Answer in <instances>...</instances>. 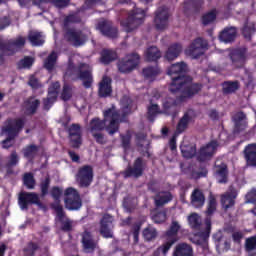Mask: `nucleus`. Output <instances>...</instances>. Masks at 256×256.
<instances>
[{
  "mask_svg": "<svg viewBox=\"0 0 256 256\" xmlns=\"http://www.w3.org/2000/svg\"><path fill=\"white\" fill-rule=\"evenodd\" d=\"M97 29L104 37H108L109 39H117V35H119L117 27L113 26V22L108 20L98 22Z\"/></svg>",
  "mask_w": 256,
  "mask_h": 256,
  "instance_id": "nucleus-21",
  "label": "nucleus"
},
{
  "mask_svg": "<svg viewBox=\"0 0 256 256\" xmlns=\"http://www.w3.org/2000/svg\"><path fill=\"white\" fill-rule=\"evenodd\" d=\"M33 63H35V60L32 57L26 56L19 61L18 67L19 69H31Z\"/></svg>",
  "mask_w": 256,
  "mask_h": 256,
  "instance_id": "nucleus-58",
  "label": "nucleus"
},
{
  "mask_svg": "<svg viewBox=\"0 0 256 256\" xmlns=\"http://www.w3.org/2000/svg\"><path fill=\"white\" fill-rule=\"evenodd\" d=\"M62 101H70L71 97H73V86L68 83H65L61 92Z\"/></svg>",
  "mask_w": 256,
  "mask_h": 256,
  "instance_id": "nucleus-51",
  "label": "nucleus"
},
{
  "mask_svg": "<svg viewBox=\"0 0 256 256\" xmlns=\"http://www.w3.org/2000/svg\"><path fill=\"white\" fill-rule=\"evenodd\" d=\"M39 251V244L35 242H29L26 247L23 249L25 256H35V253Z\"/></svg>",
  "mask_w": 256,
  "mask_h": 256,
  "instance_id": "nucleus-53",
  "label": "nucleus"
},
{
  "mask_svg": "<svg viewBox=\"0 0 256 256\" xmlns=\"http://www.w3.org/2000/svg\"><path fill=\"white\" fill-rule=\"evenodd\" d=\"M154 24L158 31L167 29V25H169V8L161 6L156 10Z\"/></svg>",
  "mask_w": 256,
  "mask_h": 256,
  "instance_id": "nucleus-16",
  "label": "nucleus"
},
{
  "mask_svg": "<svg viewBox=\"0 0 256 256\" xmlns=\"http://www.w3.org/2000/svg\"><path fill=\"white\" fill-rule=\"evenodd\" d=\"M25 43H27V39L23 36L9 40L0 39V65L5 63V55L7 57H13L15 53H19L25 47Z\"/></svg>",
  "mask_w": 256,
  "mask_h": 256,
  "instance_id": "nucleus-4",
  "label": "nucleus"
},
{
  "mask_svg": "<svg viewBox=\"0 0 256 256\" xmlns=\"http://www.w3.org/2000/svg\"><path fill=\"white\" fill-rule=\"evenodd\" d=\"M113 80L111 77L103 76L102 80L99 82L98 87V96L101 99H107V97H111L113 93Z\"/></svg>",
  "mask_w": 256,
  "mask_h": 256,
  "instance_id": "nucleus-25",
  "label": "nucleus"
},
{
  "mask_svg": "<svg viewBox=\"0 0 256 256\" xmlns=\"http://www.w3.org/2000/svg\"><path fill=\"white\" fill-rule=\"evenodd\" d=\"M28 85L34 91H37V89H41V87H43V84L41 83L40 80H38V78H36L35 75L29 76Z\"/></svg>",
  "mask_w": 256,
  "mask_h": 256,
  "instance_id": "nucleus-60",
  "label": "nucleus"
},
{
  "mask_svg": "<svg viewBox=\"0 0 256 256\" xmlns=\"http://www.w3.org/2000/svg\"><path fill=\"white\" fill-rule=\"evenodd\" d=\"M145 57L149 63L159 61L161 59V51L156 46H151L146 50Z\"/></svg>",
  "mask_w": 256,
  "mask_h": 256,
  "instance_id": "nucleus-41",
  "label": "nucleus"
},
{
  "mask_svg": "<svg viewBox=\"0 0 256 256\" xmlns=\"http://www.w3.org/2000/svg\"><path fill=\"white\" fill-rule=\"evenodd\" d=\"M241 88V83L238 80L235 81H224L222 83V93L224 95H233V93H237Z\"/></svg>",
  "mask_w": 256,
  "mask_h": 256,
  "instance_id": "nucleus-37",
  "label": "nucleus"
},
{
  "mask_svg": "<svg viewBox=\"0 0 256 256\" xmlns=\"http://www.w3.org/2000/svg\"><path fill=\"white\" fill-rule=\"evenodd\" d=\"M23 183L26 189H35L36 181L33 173H25L23 177Z\"/></svg>",
  "mask_w": 256,
  "mask_h": 256,
  "instance_id": "nucleus-54",
  "label": "nucleus"
},
{
  "mask_svg": "<svg viewBox=\"0 0 256 256\" xmlns=\"http://www.w3.org/2000/svg\"><path fill=\"white\" fill-rule=\"evenodd\" d=\"M93 177V166L83 165L78 169L76 173V182L78 183L79 187H91V184L93 183Z\"/></svg>",
  "mask_w": 256,
  "mask_h": 256,
  "instance_id": "nucleus-10",
  "label": "nucleus"
},
{
  "mask_svg": "<svg viewBox=\"0 0 256 256\" xmlns=\"http://www.w3.org/2000/svg\"><path fill=\"white\" fill-rule=\"evenodd\" d=\"M23 156L25 159L33 160L37 153H39V146L32 144L22 149Z\"/></svg>",
  "mask_w": 256,
  "mask_h": 256,
  "instance_id": "nucleus-42",
  "label": "nucleus"
},
{
  "mask_svg": "<svg viewBox=\"0 0 256 256\" xmlns=\"http://www.w3.org/2000/svg\"><path fill=\"white\" fill-rule=\"evenodd\" d=\"M120 103L122 113H119L115 106H112L103 112L104 119L92 118L89 124V133L107 131L108 135L111 136L119 133L121 123H127V116L131 115L133 100L129 96H123Z\"/></svg>",
  "mask_w": 256,
  "mask_h": 256,
  "instance_id": "nucleus-1",
  "label": "nucleus"
},
{
  "mask_svg": "<svg viewBox=\"0 0 256 256\" xmlns=\"http://www.w3.org/2000/svg\"><path fill=\"white\" fill-rule=\"evenodd\" d=\"M28 41H30L33 47H41V45L45 43V40H43V35H41V32H30L28 34Z\"/></svg>",
  "mask_w": 256,
  "mask_h": 256,
  "instance_id": "nucleus-45",
  "label": "nucleus"
},
{
  "mask_svg": "<svg viewBox=\"0 0 256 256\" xmlns=\"http://www.w3.org/2000/svg\"><path fill=\"white\" fill-rule=\"evenodd\" d=\"M159 113H161V108L157 104L151 103L147 107V114H146L147 120L150 123H153V121H155V117H157Z\"/></svg>",
  "mask_w": 256,
  "mask_h": 256,
  "instance_id": "nucleus-46",
  "label": "nucleus"
},
{
  "mask_svg": "<svg viewBox=\"0 0 256 256\" xmlns=\"http://www.w3.org/2000/svg\"><path fill=\"white\" fill-rule=\"evenodd\" d=\"M211 235V222L206 224L204 231L198 232L194 237V243L202 247V249H207L209 247V236Z\"/></svg>",
  "mask_w": 256,
  "mask_h": 256,
  "instance_id": "nucleus-27",
  "label": "nucleus"
},
{
  "mask_svg": "<svg viewBox=\"0 0 256 256\" xmlns=\"http://www.w3.org/2000/svg\"><path fill=\"white\" fill-rule=\"evenodd\" d=\"M85 67V63H81L77 67L78 79L83 82V87H85V89H91V86L93 85V72L91 69L83 70Z\"/></svg>",
  "mask_w": 256,
  "mask_h": 256,
  "instance_id": "nucleus-24",
  "label": "nucleus"
},
{
  "mask_svg": "<svg viewBox=\"0 0 256 256\" xmlns=\"http://www.w3.org/2000/svg\"><path fill=\"white\" fill-rule=\"evenodd\" d=\"M160 73L161 71L159 70V68L153 66L143 68L142 70L143 77L149 79L150 81H153V79H155V77H157V75H159Z\"/></svg>",
  "mask_w": 256,
  "mask_h": 256,
  "instance_id": "nucleus-47",
  "label": "nucleus"
},
{
  "mask_svg": "<svg viewBox=\"0 0 256 256\" xmlns=\"http://www.w3.org/2000/svg\"><path fill=\"white\" fill-rule=\"evenodd\" d=\"M256 250V235L251 236L245 240V251L251 253Z\"/></svg>",
  "mask_w": 256,
  "mask_h": 256,
  "instance_id": "nucleus-59",
  "label": "nucleus"
},
{
  "mask_svg": "<svg viewBox=\"0 0 256 256\" xmlns=\"http://www.w3.org/2000/svg\"><path fill=\"white\" fill-rule=\"evenodd\" d=\"M188 223L191 227V229H200L201 228V218L199 217V214L193 213L188 217Z\"/></svg>",
  "mask_w": 256,
  "mask_h": 256,
  "instance_id": "nucleus-52",
  "label": "nucleus"
},
{
  "mask_svg": "<svg viewBox=\"0 0 256 256\" xmlns=\"http://www.w3.org/2000/svg\"><path fill=\"white\" fill-rule=\"evenodd\" d=\"M57 63V53L52 52L44 61V67L47 71H53L55 69V64Z\"/></svg>",
  "mask_w": 256,
  "mask_h": 256,
  "instance_id": "nucleus-49",
  "label": "nucleus"
},
{
  "mask_svg": "<svg viewBox=\"0 0 256 256\" xmlns=\"http://www.w3.org/2000/svg\"><path fill=\"white\" fill-rule=\"evenodd\" d=\"M143 19H145V10L134 7V9L129 12L128 18L121 22V25L126 33H133V31L143 23Z\"/></svg>",
  "mask_w": 256,
  "mask_h": 256,
  "instance_id": "nucleus-5",
  "label": "nucleus"
},
{
  "mask_svg": "<svg viewBox=\"0 0 256 256\" xmlns=\"http://www.w3.org/2000/svg\"><path fill=\"white\" fill-rule=\"evenodd\" d=\"M246 203H251L252 205H256V189L252 188L251 191H249L246 194Z\"/></svg>",
  "mask_w": 256,
  "mask_h": 256,
  "instance_id": "nucleus-64",
  "label": "nucleus"
},
{
  "mask_svg": "<svg viewBox=\"0 0 256 256\" xmlns=\"http://www.w3.org/2000/svg\"><path fill=\"white\" fill-rule=\"evenodd\" d=\"M18 204L20 205V208L25 211L29 209V205H37L39 209H42L43 211L47 210V206L41 202L39 194L36 192H20L18 196Z\"/></svg>",
  "mask_w": 256,
  "mask_h": 256,
  "instance_id": "nucleus-7",
  "label": "nucleus"
},
{
  "mask_svg": "<svg viewBox=\"0 0 256 256\" xmlns=\"http://www.w3.org/2000/svg\"><path fill=\"white\" fill-rule=\"evenodd\" d=\"M214 177L220 185L229 183V168L227 164L221 162L220 164L214 165Z\"/></svg>",
  "mask_w": 256,
  "mask_h": 256,
  "instance_id": "nucleus-23",
  "label": "nucleus"
},
{
  "mask_svg": "<svg viewBox=\"0 0 256 256\" xmlns=\"http://www.w3.org/2000/svg\"><path fill=\"white\" fill-rule=\"evenodd\" d=\"M64 38L68 43H72L74 47H81L87 42V36L83 31L75 28L64 29Z\"/></svg>",
  "mask_w": 256,
  "mask_h": 256,
  "instance_id": "nucleus-12",
  "label": "nucleus"
},
{
  "mask_svg": "<svg viewBox=\"0 0 256 256\" xmlns=\"http://www.w3.org/2000/svg\"><path fill=\"white\" fill-rule=\"evenodd\" d=\"M145 169H147V160L143 159V157H137L132 166H128L123 172L124 179H129L133 177L134 179H139V177H143V173H145Z\"/></svg>",
  "mask_w": 256,
  "mask_h": 256,
  "instance_id": "nucleus-8",
  "label": "nucleus"
},
{
  "mask_svg": "<svg viewBox=\"0 0 256 256\" xmlns=\"http://www.w3.org/2000/svg\"><path fill=\"white\" fill-rule=\"evenodd\" d=\"M220 41L223 43H233L237 39V28L236 27H226L219 34Z\"/></svg>",
  "mask_w": 256,
  "mask_h": 256,
  "instance_id": "nucleus-34",
  "label": "nucleus"
},
{
  "mask_svg": "<svg viewBox=\"0 0 256 256\" xmlns=\"http://www.w3.org/2000/svg\"><path fill=\"white\" fill-rule=\"evenodd\" d=\"M193 121V116H191V110L184 113L182 118L179 120L176 131L177 133H184L189 127V123Z\"/></svg>",
  "mask_w": 256,
  "mask_h": 256,
  "instance_id": "nucleus-39",
  "label": "nucleus"
},
{
  "mask_svg": "<svg viewBox=\"0 0 256 256\" xmlns=\"http://www.w3.org/2000/svg\"><path fill=\"white\" fill-rule=\"evenodd\" d=\"M186 72L187 64H185V62H177L167 69V75L172 79L169 86L170 93H177L181 91L183 85L189 81V76H185Z\"/></svg>",
  "mask_w": 256,
  "mask_h": 256,
  "instance_id": "nucleus-3",
  "label": "nucleus"
},
{
  "mask_svg": "<svg viewBox=\"0 0 256 256\" xmlns=\"http://www.w3.org/2000/svg\"><path fill=\"white\" fill-rule=\"evenodd\" d=\"M173 201V194L170 191H160L157 192L154 197V205L155 207H164L167 203H171Z\"/></svg>",
  "mask_w": 256,
  "mask_h": 256,
  "instance_id": "nucleus-32",
  "label": "nucleus"
},
{
  "mask_svg": "<svg viewBox=\"0 0 256 256\" xmlns=\"http://www.w3.org/2000/svg\"><path fill=\"white\" fill-rule=\"evenodd\" d=\"M100 55V61L103 65H109V63H113V61L117 60V52L110 49H103Z\"/></svg>",
  "mask_w": 256,
  "mask_h": 256,
  "instance_id": "nucleus-40",
  "label": "nucleus"
},
{
  "mask_svg": "<svg viewBox=\"0 0 256 256\" xmlns=\"http://www.w3.org/2000/svg\"><path fill=\"white\" fill-rule=\"evenodd\" d=\"M52 209H54L58 221L61 224V231H63V233H71V231H73V220L66 216L63 206L61 204H53Z\"/></svg>",
  "mask_w": 256,
  "mask_h": 256,
  "instance_id": "nucleus-13",
  "label": "nucleus"
},
{
  "mask_svg": "<svg viewBox=\"0 0 256 256\" xmlns=\"http://www.w3.org/2000/svg\"><path fill=\"white\" fill-rule=\"evenodd\" d=\"M41 106V100L35 98V96H30L24 101V113L27 117H33L37 113L39 107Z\"/></svg>",
  "mask_w": 256,
  "mask_h": 256,
  "instance_id": "nucleus-28",
  "label": "nucleus"
},
{
  "mask_svg": "<svg viewBox=\"0 0 256 256\" xmlns=\"http://www.w3.org/2000/svg\"><path fill=\"white\" fill-rule=\"evenodd\" d=\"M245 119H247V115L243 112H237L233 115L234 133H241V131L247 129V121H245Z\"/></svg>",
  "mask_w": 256,
  "mask_h": 256,
  "instance_id": "nucleus-30",
  "label": "nucleus"
},
{
  "mask_svg": "<svg viewBox=\"0 0 256 256\" xmlns=\"http://www.w3.org/2000/svg\"><path fill=\"white\" fill-rule=\"evenodd\" d=\"M191 205L195 209H201L205 205V194L199 189H195L191 194Z\"/></svg>",
  "mask_w": 256,
  "mask_h": 256,
  "instance_id": "nucleus-38",
  "label": "nucleus"
},
{
  "mask_svg": "<svg viewBox=\"0 0 256 256\" xmlns=\"http://www.w3.org/2000/svg\"><path fill=\"white\" fill-rule=\"evenodd\" d=\"M191 77H189V80L186 81L185 85L181 89L183 90V95H180L178 97V101H181L182 103L184 101H187V99L193 97V95H197L201 89H203V84L201 83H191ZM180 89V91H181Z\"/></svg>",
  "mask_w": 256,
  "mask_h": 256,
  "instance_id": "nucleus-17",
  "label": "nucleus"
},
{
  "mask_svg": "<svg viewBox=\"0 0 256 256\" xmlns=\"http://www.w3.org/2000/svg\"><path fill=\"white\" fill-rule=\"evenodd\" d=\"M255 33V25H250L245 23L242 28V35L245 39H251V35Z\"/></svg>",
  "mask_w": 256,
  "mask_h": 256,
  "instance_id": "nucleus-61",
  "label": "nucleus"
},
{
  "mask_svg": "<svg viewBox=\"0 0 256 256\" xmlns=\"http://www.w3.org/2000/svg\"><path fill=\"white\" fill-rule=\"evenodd\" d=\"M154 223H165L167 221V212L160 211L152 216Z\"/></svg>",
  "mask_w": 256,
  "mask_h": 256,
  "instance_id": "nucleus-63",
  "label": "nucleus"
},
{
  "mask_svg": "<svg viewBox=\"0 0 256 256\" xmlns=\"http://www.w3.org/2000/svg\"><path fill=\"white\" fill-rule=\"evenodd\" d=\"M20 160L21 158L19 157L17 150H13L10 153V155L7 157V162L5 164L7 175H13L15 173V171L13 170V167H17V165H19Z\"/></svg>",
  "mask_w": 256,
  "mask_h": 256,
  "instance_id": "nucleus-33",
  "label": "nucleus"
},
{
  "mask_svg": "<svg viewBox=\"0 0 256 256\" xmlns=\"http://www.w3.org/2000/svg\"><path fill=\"white\" fill-rule=\"evenodd\" d=\"M81 243L85 253H95V249L99 247V242L95 240L93 234L89 230L81 233Z\"/></svg>",
  "mask_w": 256,
  "mask_h": 256,
  "instance_id": "nucleus-19",
  "label": "nucleus"
},
{
  "mask_svg": "<svg viewBox=\"0 0 256 256\" xmlns=\"http://www.w3.org/2000/svg\"><path fill=\"white\" fill-rule=\"evenodd\" d=\"M180 149L185 159H193L197 155V147L193 144L180 146Z\"/></svg>",
  "mask_w": 256,
  "mask_h": 256,
  "instance_id": "nucleus-43",
  "label": "nucleus"
},
{
  "mask_svg": "<svg viewBox=\"0 0 256 256\" xmlns=\"http://www.w3.org/2000/svg\"><path fill=\"white\" fill-rule=\"evenodd\" d=\"M90 134L98 145H105L107 143V139H105V134H103V132H90Z\"/></svg>",
  "mask_w": 256,
  "mask_h": 256,
  "instance_id": "nucleus-62",
  "label": "nucleus"
},
{
  "mask_svg": "<svg viewBox=\"0 0 256 256\" xmlns=\"http://www.w3.org/2000/svg\"><path fill=\"white\" fill-rule=\"evenodd\" d=\"M173 256H193V246L181 242L175 246Z\"/></svg>",
  "mask_w": 256,
  "mask_h": 256,
  "instance_id": "nucleus-36",
  "label": "nucleus"
},
{
  "mask_svg": "<svg viewBox=\"0 0 256 256\" xmlns=\"http://www.w3.org/2000/svg\"><path fill=\"white\" fill-rule=\"evenodd\" d=\"M50 195L54 201H56V205H59L61 201V197L63 195V189L59 188V186L52 187L50 191Z\"/></svg>",
  "mask_w": 256,
  "mask_h": 256,
  "instance_id": "nucleus-57",
  "label": "nucleus"
},
{
  "mask_svg": "<svg viewBox=\"0 0 256 256\" xmlns=\"http://www.w3.org/2000/svg\"><path fill=\"white\" fill-rule=\"evenodd\" d=\"M68 134L70 137L71 147L73 149H79L81 147V125L71 124L68 128Z\"/></svg>",
  "mask_w": 256,
  "mask_h": 256,
  "instance_id": "nucleus-26",
  "label": "nucleus"
},
{
  "mask_svg": "<svg viewBox=\"0 0 256 256\" xmlns=\"http://www.w3.org/2000/svg\"><path fill=\"white\" fill-rule=\"evenodd\" d=\"M209 44L207 43V40H203V38H196L189 46L188 53L191 55V57H194V59H199L201 55L205 53V49Z\"/></svg>",
  "mask_w": 256,
  "mask_h": 256,
  "instance_id": "nucleus-20",
  "label": "nucleus"
},
{
  "mask_svg": "<svg viewBox=\"0 0 256 256\" xmlns=\"http://www.w3.org/2000/svg\"><path fill=\"white\" fill-rule=\"evenodd\" d=\"M64 205L68 211H79L83 207V200L79 191L73 187H68L64 191Z\"/></svg>",
  "mask_w": 256,
  "mask_h": 256,
  "instance_id": "nucleus-6",
  "label": "nucleus"
},
{
  "mask_svg": "<svg viewBox=\"0 0 256 256\" xmlns=\"http://www.w3.org/2000/svg\"><path fill=\"white\" fill-rule=\"evenodd\" d=\"M182 172L184 175H187L189 179H203V177H207L209 175V170L207 169V165L200 164L197 170V166L194 164H190L187 167L183 168Z\"/></svg>",
  "mask_w": 256,
  "mask_h": 256,
  "instance_id": "nucleus-14",
  "label": "nucleus"
},
{
  "mask_svg": "<svg viewBox=\"0 0 256 256\" xmlns=\"http://www.w3.org/2000/svg\"><path fill=\"white\" fill-rule=\"evenodd\" d=\"M243 153L247 165L256 167V143L246 145Z\"/></svg>",
  "mask_w": 256,
  "mask_h": 256,
  "instance_id": "nucleus-29",
  "label": "nucleus"
},
{
  "mask_svg": "<svg viewBox=\"0 0 256 256\" xmlns=\"http://www.w3.org/2000/svg\"><path fill=\"white\" fill-rule=\"evenodd\" d=\"M247 47L233 48L229 52L230 61L236 69H243L247 63Z\"/></svg>",
  "mask_w": 256,
  "mask_h": 256,
  "instance_id": "nucleus-11",
  "label": "nucleus"
},
{
  "mask_svg": "<svg viewBox=\"0 0 256 256\" xmlns=\"http://www.w3.org/2000/svg\"><path fill=\"white\" fill-rule=\"evenodd\" d=\"M25 127V118H8L4 122L2 132L7 135L6 139L2 141L3 149H11L15 138L19 137V133L23 131Z\"/></svg>",
  "mask_w": 256,
  "mask_h": 256,
  "instance_id": "nucleus-2",
  "label": "nucleus"
},
{
  "mask_svg": "<svg viewBox=\"0 0 256 256\" xmlns=\"http://www.w3.org/2000/svg\"><path fill=\"white\" fill-rule=\"evenodd\" d=\"M99 233L104 239H113V216L110 214L102 216Z\"/></svg>",
  "mask_w": 256,
  "mask_h": 256,
  "instance_id": "nucleus-18",
  "label": "nucleus"
},
{
  "mask_svg": "<svg viewBox=\"0 0 256 256\" xmlns=\"http://www.w3.org/2000/svg\"><path fill=\"white\" fill-rule=\"evenodd\" d=\"M143 238L146 241H155L157 239V229L153 228L152 226L146 227L142 232Z\"/></svg>",
  "mask_w": 256,
  "mask_h": 256,
  "instance_id": "nucleus-48",
  "label": "nucleus"
},
{
  "mask_svg": "<svg viewBox=\"0 0 256 256\" xmlns=\"http://www.w3.org/2000/svg\"><path fill=\"white\" fill-rule=\"evenodd\" d=\"M141 57L137 53H131L120 59L117 63V68L120 73H131L137 69Z\"/></svg>",
  "mask_w": 256,
  "mask_h": 256,
  "instance_id": "nucleus-9",
  "label": "nucleus"
},
{
  "mask_svg": "<svg viewBox=\"0 0 256 256\" xmlns=\"http://www.w3.org/2000/svg\"><path fill=\"white\" fill-rule=\"evenodd\" d=\"M183 51V46L180 43L171 44L165 52V59L167 61H175L181 52Z\"/></svg>",
  "mask_w": 256,
  "mask_h": 256,
  "instance_id": "nucleus-35",
  "label": "nucleus"
},
{
  "mask_svg": "<svg viewBox=\"0 0 256 256\" xmlns=\"http://www.w3.org/2000/svg\"><path fill=\"white\" fill-rule=\"evenodd\" d=\"M219 147V142L216 140L210 141L205 146L201 147L199 152L197 153V161L200 163H205V161H209L213 155H215V151Z\"/></svg>",
  "mask_w": 256,
  "mask_h": 256,
  "instance_id": "nucleus-15",
  "label": "nucleus"
},
{
  "mask_svg": "<svg viewBox=\"0 0 256 256\" xmlns=\"http://www.w3.org/2000/svg\"><path fill=\"white\" fill-rule=\"evenodd\" d=\"M81 23V15L78 12H73L64 18V29H69V25Z\"/></svg>",
  "mask_w": 256,
  "mask_h": 256,
  "instance_id": "nucleus-44",
  "label": "nucleus"
},
{
  "mask_svg": "<svg viewBox=\"0 0 256 256\" xmlns=\"http://www.w3.org/2000/svg\"><path fill=\"white\" fill-rule=\"evenodd\" d=\"M215 19H217V10L213 9L202 16V23L203 25H210Z\"/></svg>",
  "mask_w": 256,
  "mask_h": 256,
  "instance_id": "nucleus-56",
  "label": "nucleus"
},
{
  "mask_svg": "<svg viewBox=\"0 0 256 256\" xmlns=\"http://www.w3.org/2000/svg\"><path fill=\"white\" fill-rule=\"evenodd\" d=\"M203 9V0H185L183 3V12L185 15L189 13H199Z\"/></svg>",
  "mask_w": 256,
  "mask_h": 256,
  "instance_id": "nucleus-31",
  "label": "nucleus"
},
{
  "mask_svg": "<svg viewBox=\"0 0 256 256\" xmlns=\"http://www.w3.org/2000/svg\"><path fill=\"white\" fill-rule=\"evenodd\" d=\"M235 199H237V189L230 186L228 191L221 195V205L224 211H229V209L235 207Z\"/></svg>",
  "mask_w": 256,
  "mask_h": 256,
  "instance_id": "nucleus-22",
  "label": "nucleus"
},
{
  "mask_svg": "<svg viewBox=\"0 0 256 256\" xmlns=\"http://www.w3.org/2000/svg\"><path fill=\"white\" fill-rule=\"evenodd\" d=\"M51 186V177L46 176L44 180L40 182V190L42 197L49 195V187Z\"/></svg>",
  "mask_w": 256,
  "mask_h": 256,
  "instance_id": "nucleus-55",
  "label": "nucleus"
},
{
  "mask_svg": "<svg viewBox=\"0 0 256 256\" xmlns=\"http://www.w3.org/2000/svg\"><path fill=\"white\" fill-rule=\"evenodd\" d=\"M217 211V199L212 194L209 195L206 215L211 217Z\"/></svg>",
  "mask_w": 256,
  "mask_h": 256,
  "instance_id": "nucleus-50",
  "label": "nucleus"
}]
</instances>
